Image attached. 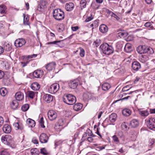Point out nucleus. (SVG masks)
<instances>
[{
    "instance_id": "obj_1",
    "label": "nucleus",
    "mask_w": 155,
    "mask_h": 155,
    "mask_svg": "<svg viewBox=\"0 0 155 155\" xmlns=\"http://www.w3.org/2000/svg\"><path fill=\"white\" fill-rule=\"evenodd\" d=\"M100 48L103 53L105 54L109 55L113 53V47L107 43H104L101 45Z\"/></svg>"
},
{
    "instance_id": "obj_2",
    "label": "nucleus",
    "mask_w": 155,
    "mask_h": 155,
    "mask_svg": "<svg viewBox=\"0 0 155 155\" xmlns=\"http://www.w3.org/2000/svg\"><path fill=\"white\" fill-rule=\"evenodd\" d=\"M63 101L68 105H72L74 104L76 101V98L74 95L69 94L65 95L63 97Z\"/></svg>"
},
{
    "instance_id": "obj_3",
    "label": "nucleus",
    "mask_w": 155,
    "mask_h": 155,
    "mask_svg": "<svg viewBox=\"0 0 155 155\" xmlns=\"http://www.w3.org/2000/svg\"><path fill=\"white\" fill-rule=\"evenodd\" d=\"M53 16L55 19L58 21L63 19L64 18V14L61 9H57L54 10L53 12Z\"/></svg>"
},
{
    "instance_id": "obj_4",
    "label": "nucleus",
    "mask_w": 155,
    "mask_h": 155,
    "mask_svg": "<svg viewBox=\"0 0 155 155\" xmlns=\"http://www.w3.org/2000/svg\"><path fill=\"white\" fill-rule=\"evenodd\" d=\"M79 84H81L79 78H77L71 81L68 83L69 87L71 89L76 88Z\"/></svg>"
},
{
    "instance_id": "obj_5",
    "label": "nucleus",
    "mask_w": 155,
    "mask_h": 155,
    "mask_svg": "<svg viewBox=\"0 0 155 155\" xmlns=\"http://www.w3.org/2000/svg\"><path fill=\"white\" fill-rule=\"evenodd\" d=\"M12 137L9 134H6L5 136H2L1 137L2 142L5 144L10 145V142L12 141Z\"/></svg>"
},
{
    "instance_id": "obj_6",
    "label": "nucleus",
    "mask_w": 155,
    "mask_h": 155,
    "mask_svg": "<svg viewBox=\"0 0 155 155\" xmlns=\"http://www.w3.org/2000/svg\"><path fill=\"white\" fill-rule=\"evenodd\" d=\"M59 88V84L57 83H54L50 86L48 89V91L51 94H54L58 91Z\"/></svg>"
},
{
    "instance_id": "obj_7",
    "label": "nucleus",
    "mask_w": 155,
    "mask_h": 155,
    "mask_svg": "<svg viewBox=\"0 0 155 155\" xmlns=\"http://www.w3.org/2000/svg\"><path fill=\"white\" fill-rule=\"evenodd\" d=\"M147 127L151 130L155 129V117L150 118L148 122Z\"/></svg>"
},
{
    "instance_id": "obj_8",
    "label": "nucleus",
    "mask_w": 155,
    "mask_h": 155,
    "mask_svg": "<svg viewBox=\"0 0 155 155\" xmlns=\"http://www.w3.org/2000/svg\"><path fill=\"white\" fill-rule=\"evenodd\" d=\"M47 4V2L46 1H41L38 6L37 10L40 12H43L46 8V5Z\"/></svg>"
},
{
    "instance_id": "obj_9",
    "label": "nucleus",
    "mask_w": 155,
    "mask_h": 155,
    "mask_svg": "<svg viewBox=\"0 0 155 155\" xmlns=\"http://www.w3.org/2000/svg\"><path fill=\"white\" fill-rule=\"evenodd\" d=\"M26 42L25 39L23 38H19L15 40L14 45L17 47H21L24 45Z\"/></svg>"
},
{
    "instance_id": "obj_10",
    "label": "nucleus",
    "mask_w": 155,
    "mask_h": 155,
    "mask_svg": "<svg viewBox=\"0 0 155 155\" xmlns=\"http://www.w3.org/2000/svg\"><path fill=\"white\" fill-rule=\"evenodd\" d=\"M48 116L50 120H53L57 117V113L54 111L53 110H51L48 111Z\"/></svg>"
},
{
    "instance_id": "obj_11",
    "label": "nucleus",
    "mask_w": 155,
    "mask_h": 155,
    "mask_svg": "<svg viewBox=\"0 0 155 155\" xmlns=\"http://www.w3.org/2000/svg\"><path fill=\"white\" fill-rule=\"evenodd\" d=\"M48 140V137L45 133L41 134L39 137V140L41 143H46Z\"/></svg>"
},
{
    "instance_id": "obj_12",
    "label": "nucleus",
    "mask_w": 155,
    "mask_h": 155,
    "mask_svg": "<svg viewBox=\"0 0 155 155\" xmlns=\"http://www.w3.org/2000/svg\"><path fill=\"white\" fill-rule=\"evenodd\" d=\"M43 74V72L42 70H37L33 73V76L35 78H39L41 77Z\"/></svg>"
},
{
    "instance_id": "obj_13",
    "label": "nucleus",
    "mask_w": 155,
    "mask_h": 155,
    "mask_svg": "<svg viewBox=\"0 0 155 155\" xmlns=\"http://www.w3.org/2000/svg\"><path fill=\"white\" fill-rule=\"evenodd\" d=\"M44 100L48 103H50L53 100V96L51 94H46L43 97Z\"/></svg>"
},
{
    "instance_id": "obj_14",
    "label": "nucleus",
    "mask_w": 155,
    "mask_h": 155,
    "mask_svg": "<svg viewBox=\"0 0 155 155\" xmlns=\"http://www.w3.org/2000/svg\"><path fill=\"white\" fill-rule=\"evenodd\" d=\"M3 49L6 51H10L12 48V45L9 42H5L3 44Z\"/></svg>"
},
{
    "instance_id": "obj_15",
    "label": "nucleus",
    "mask_w": 155,
    "mask_h": 155,
    "mask_svg": "<svg viewBox=\"0 0 155 155\" xmlns=\"http://www.w3.org/2000/svg\"><path fill=\"white\" fill-rule=\"evenodd\" d=\"M132 67L134 70L138 71L141 68L140 64L137 61H134L132 64Z\"/></svg>"
},
{
    "instance_id": "obj_16",
    "label": "nucleus",
    "mask_w": 155,
    "mask_h": 155,
    "mask_svg": "<svg viewBox=\"0 0 155 155\" xmlns=\"http://www.w3.org/2000/svg\"><path fill=\"white\" fill-rule=\"evenodd\" d=\"M55 65L56 63L55 62H51L48 64L46 66V68L48 71H52L54 69Z\"/></svg>"
},
{
    "instance_id": "obj_17",
    "label": "nucleus",
    "mask_w": 155,
    "mask_h": 155,
    "mask_svg": "<svg viewBox=\"0 0 155 155\" xmlns=\"http://www.w3.org/2000/svg\"><path fill=\"white\" fill-rule=\"evenodd\" d=\"M139 124V121L136 119H133L130 121V126L133 128H135L138 126Z\"/></svg>"
},
{
    "instance_id": "obj_18",
    "label": "nucleus",
    "mask_w": 155,
    "mask_h": 155,
    "mask_svg": "<svg viewBox=\"0 0 155 155\" xmlns=\"http://www.w3.org/2000/svg\"><path fill=\"white\" fill-rule=\"evenodd\" d=\"M146 47L143 46H139L137 48V52L140 54L146 53Z\"/></svg>"
},
{
    "instance_id": "obj_19",
    "label": "nucleus",
    "mask_w": 155,
    "mask_h": 155,
    "mask_svg": "<svg viewBox=\"0 0 155 155\" xmlns=\"http://www.w3.org/2000/svg\"><path fill=\"white\" fill-rule=\"evenodd\" d=\"M74 4L71 2L67 3L65 6V8L67 11H71L73 10L74 8Z\"/></svg>"
},
{
    "instance_id": "obj_20",
    "label": "nucleus",
    "mask_w": 155,
    "mask_h": 155,
    "mask_svg": "<svg viewBox=\"0 0 155 155\" xmlns=\"http://www.w3.org/2000/svg\"><path fill=\"white\" fill-rule=\"evenodd\" d=\"M26 122L29 127H33L35 126V121L31 119H28L27 120Z\"/></svg>"
},
{
    "instance_id": "obj_21",
    "label": "nucleus",
    "mask_w": 155,
    "mask_h": 155,
    "mask_svg": "<svg viewBox=\"0 0 155 155\" xmlns=\"http://www.w3.org/2000/svg\"><path fill=\"white\" fill-rule=\"evenodd\" d=\"M15 97L17 100L20 101L24 98L23 94L21 92H18L16 93Z\"/></svg>"
},
{
    "instance_id": "obj_22",
    "label": "nucleus",
    "mask_w": 155,
    "mask_h": 155,
    "mask_svg": "<svg viewBox=\"0 0 155 155\" xmlns=\"http://www.w3.org/2000/svg\"><path fill=\"white\" fill-rule=\"evenodd\" d=\"M31 88L33 90L37 91L39 89L40 86L39 84L37 82L33 83L31 85Z\"/></svg>"
},
{
    "instance_id": "obj_23",
    "label": "nucleus",
    "mask_w": 155,
    "mask_h": 155,
    "mask_svg": "<svg viewBox=\"0 0 155 155\" xmlns=\"http://www.w3.org/2000/svg\"><path fill=\"white\" fill-rule=\"evenodd\" d=\"M108 30L107 27L105 25H101L100 26L99 30L101 32L103 33L107 32Z\"/></svg>"
},
{
    "instance_id": "obj_24",
    "label": "nucleus",
    "mask_w": 155,
    "mask_h": 155,
    "mask_svg": "<svg viewBox=\"0 0 155 155\" xmlns=\"http://www.w3.org/2000/svg\"><path fill=\"white\" fill-rule=\"evenodd\" d=\"M124 50L127 53L130 52L132 50L131 45L130 43H127L125 46Z\"/></svg>"
},
{
    "instance_id": "obj_25",
    "label": "nucleus",
    "mask_w": 155,
    "mask_h": 155,
    "mask_svg": "<svg viewBox=\"0 0 155 155\" xmlns=\"http://www.w3.org/2000/svg\"><path fill=\"white\" fill-rule=\"evenodd\" d=\"M3 131L6 133H10L11 130V129L10 126L7 124H5L4 125L3 128Z\"/></svg>"
},
{
    "instance_id": "obj_26",
    "label": "nucleus",
    "mask_w": 155,
    "mask_h": 155,
    "mask_svg": "<svg viewBox=\"0 0 155 155\" xmlns=\"http://www.w3.org/2000/svg\"><path fill=\"white\" fill-rule=\"evenodd\" d=\"M82 105L81 103L76 104L73 106V109L75 111H78L81 110L82 107Z\"/></svg>"
},
{
    "instance_id": "obj_27",
    "label": "nucleus",
    "mask_w": 155,
    "mask_h": 155,
    "mask_svg": "<svg viewBox=\"0 0 155 155\" xmlns=\"http://www.w3.org/2000/svg\"><path fill=\"white\" fill-rule=\"evenodd\" d=\"M122 113L124 116H129L131 114V111L128 109H125L123 110Z\"/></svg>"
},
{
    "instance_id": "obj_28",
    "label": "nucleus",
    "mask_w": 155,
    "mask_h": 155,
    "mask_svg": "<svg viewBox=\"0 0 155 155\" xmlns=\"http://www.w3.org/2000/svg\"><path fill=\"white\" fill-rule=\"evenodd\" d=\"M117 117V114L115 113H112L110 115L109 120L112 123L115 121Z\"/></svg>"
},
{
    "instance_id": "obj_29",
    "label": "nucleus",
    "mask_w": 155,
    "mask_h": 155,
    "mask_svg": "<svg viewBox=\"0 0 155 155\" xmlns=\"http://www.w3.org/2000/svg\"><path fill=\"white\" fill-rule=\"evenodd\" d=\"M7 8L6 6L3 4L0 5V12L1 14H4L6 13Z\"/></svg>"
},
{
    "instance_id": "obj_30",
    "label": "nucleus",
    "mask_w": 155,
    "mask_h": 155,
    "mask_svg": "<svg viewBox=\"0 0 155 155\" xmlns=\"http://www.w3.org/2000/svg\"><path fill=\"white\" fill-rule=\"evenodd\" d=\"M110 88V86L109 83H107L103 84L102 85V90L104 91L108 90Z\"/></svg>"
},
{
    "instance_id": "obj_31",
    "label": "nucleus",
    "mask_w": 155,
    "mask_h": 155,
    "mask_svg": "<svg viewBox=\"0 0 155 155\" xmlns=\"http://www.w3.org/2000/svg\"><path fill=\"white\" fill-rule=\"evenodd\" d=\"M148 60V57L145 55H142L140 58V60L142 63H144Z\"/></svg>"
},
{
    "instance_id": "obj_32",
    "label": "nucleus",
    "mask_w": 155,
    "mask_h": 155,
    "mask_svg": "<svg viewBox=\"0 0 155 155\" xmlns=\"http://www.w3.org/2000/svg\"><path fill=\"white\" fill-rule=\"evenodd\" d=\"M87 2L86 0H81L80 2V7L81 9L86 8Z\"/></svg>"
},
{
    "instance_id": "obj_33",
    "label": "nucleus",
    "mask_w": 155,
    "mask_h": 155,
    "mask_svg": "<svg viewBox=\"0 0 155 155\" xmlns=\"http://www.w3.org/2000/svg\"><path fill=\"white\" fill-rule=\"evenodd\" d=\"M31 153L32 155H38L39 151L36 148H33L31 150Z\"/></svg>"
},
{
    "instance_id": "obj_34",
    "label": "nucleus",
    "mask_w": 155,
    "mask_h": 155,
    "mask_svg": "<svg viewBox=\"0 0 155 155\" xmlns=\"http://www.w3.org/2000/svg\"><path fill=\"white\" fill-rule=\"evenodd\" d=\"M24 24L25 25H29V22L28 21L29 17L28 16H26L24 14H23Z\"/></svg>"
},
{
    "instance_id": "obj_35",
    "label": "nucleus",
    "mask_w": 155,
    "mask_h": 155,
    "mask_svg": "<svg viewBox=\"0 0 155 155\" xmlns=\"http://www.w3.org/2000/svg\"><path fill=\"white\" fill-rule=\"evenodd\" d=\"M146 53L149 54H152L154 53L153 50L151 47H146Z\"/></svg>"
},
{
    "instance_id": "obj_36",
    "label": "nucleus",
    "mask_w": 155,
    "mask_h": 155,
    "mask_svg": "<svg viewBox=\"0 0 155 155\" xmlns=\"http://www.w3.org/2000/svg\"><path fill=\"white\" fill-rule=\"evenodd\" d=\"M18 104L16 101H13L11 104V107L12 108L15 109L18 106Z\"/></svg>"
},
{
    "instance_id": "obj_37",
    "label": "nucleus",
    "mask_w": 155,
    "mask_h": 155,
    "mask_svg": "<svg viewBox=\"0 0 155 155\" xmlns=\"http://www.w3.org/2000/svg\"><path fill=\"white\" fill-rule=\"evenodd\" d=\"M139 114L142 116L145 117L148 116L149 113L147 110H141L139 111Z\"/></svg>"
},
{
    "instance_id": "obj_38",
    "label": "nucleus",
    "mask_w": 155,
    "mask_h": 155,
    "mask_svg": "<svg viewBox=\"0 0 155 155\" xmlns=\"http://www.w3.org/2000/svg\"><path fill=\"white\" fill-rule=\"evenodd\" d=\"M7 93V90L4 87H2L0 89V93L1 95L3 96L5 95Z\"/></svg>"
},
{
    "instance_id": "obj_39",
    "label": "nucleus",
    "mask_w": 155,
    "mask_h": 155,
    "mask_svg": "<svg viewBox=\"0 0 155 155\" xmlns=\"http://www.w3.org/2000/svg\"><path fill=\"white\" fill-rule=\"evenodd\" d=\"M36 92L29 91L27 92V95L28 97L31 99H33L35 94Z\"/></svg>"
},
{
    "instance_id": "obj_40",
    "label": "nucleus",
    "mask_w": 155,
    "mask_h": 155,
    "mask_svg": "<svg viewBox=\"0 0 155 155\" xmlns=\"http://www.w3.org/2000/svg\"><path fill=\"white\" fill-rule=\"evenodd\" d=\"M91 95L90 93H85L83 95V98L85 100H88L91 98Z\"/></svg>"
},
{
    "instance_id": "obj_41",
    "label": "nucleus",
    "mask_w": 155,
    "mask_h": 155,
    "mask_svg": "<svg viewBox=\"0 0 155 155\" xmlns=\"http://www.w3.org/2000/svg\"><path fill=\"white\" fill-rule=\"evenodd\" d=\"M100 5L97 2H92L91 4V7L94 9H97L99 8Z\"/></svg>"
},
{
    "instance_id": "obj_42",
    "label": "nucleus",
    "mask_w": 155,
    "mask_h": 155,
    "mask_svg": "<svg viewBox=\"0 0 155 155\" xmlns=\"http://www.w3.org/2000/svg\"><path fill=\"white\" fill-rule=\"evenodd\" d=\"M29 107V105L28 104H25L21 107V110L23 111H26L28 110Z\"/></svg>"
},
{
    "instance_id": "obj_43",
    "label": "nucleus",
    "mask_w": 155,
    "mask_h": 155,
    "mask_svg": "<svg viewBox=\"0 0 155 155\" xmlns=\"http://www.w3.org/2000/svg\"><path fill=\"white\" fill-rule=\"evenodd\" d=\"M121 127L122 129L124 130H126L128 128L127 124L124 122L121 125Z\"/></svg>"
},
{
    "instance_id": "obj_44",
    "label": "nucleus",
    "mask_w": 155,
    "mask_h": 155,
    "mask_svg": "<svg viewBox=\"0 0 155 155\" xmlns=\"http://www.w3.org/2000/svg\"><path fill=\"white\" fill-rule=\"evenodd\" d=\"M0 155H9V154L7 150L4 149L0 151Z\"/></svg>"
},
{
    "instance_id": "obj_45",
    "label": "nucleus",
    "mask_w": 155,
    "mask_h": 155,
    "mask_svg": "<svg viewBox=\"0 0 155 155\" xmlns=\"http://www.w3.org/2000/svg\"><path fill=\"white\" fill-rule=\"evenodd\" d=\"M39 124L41 127L43 128L45 127V126L44 125V119L43 117L40 118L39 120Z\"/></svg>"
},
{
    "instance_id": "obj_46",
    "label": "nucleus",
    "mask_w": 155,
    "mask_h": 155,
    "mask_svg": "<svg viewBox=\"0 0 155 155\" xmlns=\"http://www.w3.org/2000/svg\"><path fill=\"white\" fill-rule=\"evenodd\" d=\"M118 36L121 37H124L127 36V33L125 32H119L118 33Z\"/></svg>"
},
{
    "instance_id": "obj_47",
    "label": "nucleus",
    "mask_w": 155,
    "mask_h": 155,
    "mask_svg": "<svg viewBox=\"0 0 155 155\" xmlns=\"http://www.w3.org/2000/svg\"><path fill=\"white\" fill-rule=\"evenodd\" d=\"M41 153L44 155H47L48 153L45 148H42L41 149Z\"/></svg>"
},
{
    "instance_id": "obj_48",
    "label": "nucleus",
    "mask_w": 155,
    "mask_h": 155,
    "mask_svg": "<svg viewBox=\"0 0 155 155\" xmlns=\"http://www.w3.org/2000/svg\"><path fill=\"white\" fill-rule=\"evenodd\" d=\"M64 124V120L63 119H59L58 122V126H62Z\"/></svg>"
},
{
    "instance_id": "obj_49",
    "label": "nucleus",
    "mask_w": 155,
    "mask_h": 155,
    "mask_svg": "<svg viewBox=\"0 0 155 155\" xmlns=\"http://www.w3.org/2000/svg\"><path fill=\"white\" fill-rule=\"evenodd\" d=\"M112 138L113 140L115 142L118 143L119 142V140L118 138L116 135H114L112 137Z\"/></svg>"
},
{
    "instance_id": "obj_50",
    "label": "nucleus",
    "mask_w": 155,
    "mask_h": 155,
    "mask_svg": "<svg viewBox=\"0 0 155 155\" xmlns=\"http://www.w3.org/2000/svg\"><path fill=\"white\" fill-rule=\"evenodd\" d=\"M37 56V54H33L31 55H28L27 56L26 58L28 59H31L33 58H36Z\"/></svg>"
},
{
    "instance_id": "obj_51",
    "label": "nucleus",
    "mask_w": 155,
    "mask_h": 155,
    "mask_svg": "<svg viewBox=\"0 0 155 155\" xmlns=\"http://www.w3.org/2000/svg\"><path fill=\"white\" fill-rule=\"evenodd\" d=\"M85 54V51L84 50L83 48H81L80 52V56L83 57L84 56Z\"/></svg>"
},
{
    "instance_id": "obj_52",
    "label": "nucleus",
    "mask_w": 155,
    "mask_h": 155,
    "mask_svg": "<svg viewBox=\"0 0 155 155\" xmlns=\"http://www.w3.org/2000/svg\"><path fill=\"white\" fill-rule=\"evenodd\" d=\"M61 42V41H51L48 42L47 44L49 45L51 44H53L54 45H57V43H59Z\"/></svg>"
},
{
    "instance_id": "obj_53",
    "label": "nucleus",
    "mask_w": 155,
    "mask_h": 155,
    "mask_svg": "<svg viewBox=\"0 0 155 155\" xmlns=\"http://www.w3.org/2000/svg\"><path fill=\"white\" fill-rule=\"evenodd\" d=\"M13 126L14 127L15 129L16 130H18L20 129L19 124L18 123H14Z\"/></svg>"
},
{
    "instance_id": "obj_54",
    "label": "nucleus",
    "mask_w": 155,
    "mask_h": 155,
    "mask_svg": "<svg viewBox=\"0 0 155 155\" xmlns=\"http://www.w3.org/2000/svg\"><path fill=\"white\" fill-rule=\"evenodd\" d=\"M111 16L112 17H114L117 20H118L120 19V18L117 15L114 13L113 12L112 13V14H111Z\"/></svg>"
},
{
    "instance_id": "obj_55",
    "label": "nucleus",
    "mask_w": 155,
    "mask_h": 155,
    "mask_svg": "<svg viewBox=\"0 0 155 155\" xmlns=\"http://www.w3.org/2000/svg\"><path fill=\"white\" fill-rule=\"evenodd\" d=\"M32 142L36 144L38 143V141L35 137H34L32 140Z\"/></svg>"
},
{
    "instance_id": "obj_56",
    "label": "nucleus",
    "mask_w": 155,
    "mask_h": 155,
    "mask_svg": "<svg viewBox=\"0 0 155 155\" xmlns=\"http://www.w3.org/2000/svg\"><path fill=\"white\" fill-rule=\"evenodd\" d=\"M4 122V120L3 118L2 117H0V127L3 124Z\"/></svg>"
},
{
    "instance_id": "obj_57",
    "label": "nucleus",
    "mask_w": 155,
    "mask_h": 155,
    "mask_svg": "<svg viewBox=\"0 0 155 155\" xmlns=\"http://www.w3.org/2000/svg\"><path fill=\"white\" fill-rule=\"evenodd\" d=\"M100 42L101 40H97L96 41H94V43L95 44V45H97L96 46L97 47L99 45Z\"/></svg>"
},
{
    "instance_id": "obj_58",
    "label": "nucleus",
    "mask_w": 155,
    "mask_h": 155,
    "mask_svg": "<svg viewBox=\"0 0 155 155\" xmlns=\"http://www.w3.org/2000/svg\"><path fill=\"white\" fill-rule=\"evenodd\" d=\"M151 23L150 22H147L144 25L145 26L147 27H151Z\"/></svg>"
},
{
    "instance_id": "obj_59",
    "label": "nucleus",
    "mask_w": 155,
    "mask_h": 155,
    "mask_svg": "<svg viewBox=\"0 0 155 155\" xmlns=\"http://www.w3.org/2000/svg\"><path fill=\"white\" fill-rule=\"evenodd\" d=\"M4 75V72L0 70V79L2 78Z\"/></svg>"
},
{
    "instance_id": "obj_60",
    "label": "nucleus",
    "mask_w": 155,
    "mask_h": 155,
    "mask_svg": "<svg viewBox=\"0 0 155 155\" xmlns=\"http://www.w3.org/2000/svg\"><path fill=\"white\" fill-rule=\"evenodd\" d=\"M117 135L120 137H122L123 136V133L121 131H120L118 132Z\"/></svg>"
},
{
    "instance_id": "obj_61",
    "label": "nucleus",
    "mask_w": 155,
    "mask_h": 155,
    "mask_svg": "<svg viewBox=\"0 0 155 155\" xmlns=\"http://www.w3.org/2000/svg\"><path fill=\"white\" fill-rule=\"evenodd\" d=\"M93 18V17L92 16L89 17H88L85 20V21L86 22H88L91 20Z\"/></svg>"
},
{
    "instance_id": "obj_62",
    "label": "nucleus",
    "mask_w": 155,
    "mask_h": 155,
    "mask_svg": "<svg viewBox=\"0 0 155 155\" xmlns=\"http://www.w3.org/2000/svg\"><path fill=\"white\" fill-rule=\"evenodd\" d=\"M71 29L73 31H76L78 29V26L73 27H72Z\"/></svg>"
},
{
    "instance_id": "obj_63",
    "label": "nucleus",
    "mask_w": 155,
    "mask_h": 155,
    "mask_svg": "<svg viewBox=\"0 0 155 155\" xmlns=\"http://www.w3.org/2000/svg\"><path fill=\"white\" fill-rule=\"evenodd\" d=\"M29 62V61H28L26 62H21V64H22V66L23 67H24L27 65V64H28Z\"/></svg>"
},
{
    "instance_id": "obj_64",
    "label": "nucleus",
    "mask_w": 155,
    "mask_h": 155,
    "mask_svg": "<svg viewBox=\"0 0 155 155\" xmlns=\"http://www.w3.org/2000/svg\"><path fill=\"white\" fill-rule=\"evenodd\" d=\"M131 88V87H129V86L127 85L124 87L123 88V89L125 91H128Z\"/></svg>"
}]
</instances>
